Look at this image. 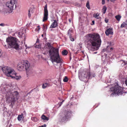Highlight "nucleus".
Returning <instances> with one entry per match:
<instances>
[{
  "instance_id": "nucleus-26",
  "label": "nucleus",
  "mask_w": 127,
  "mask_h": 127,
  "mask_svg": "<svg viewBox=\"0 0 127 127\" xmlns=\"http://www.w3.org/2000/svg\"><path fill=\"white\" fill-rule=\"evenodd\" d=\"M40 29V27L39 26H38L37 28L35 29V31L36 32H39V30Z\"/></svg>"
},
{
  "instance_id": "nucleus-52",
  "label": "nucleus",
  "mask_w": 127,
  "mask_h": 127,
  "mask_svg": "<svg viewBox=\"0 0 127 127\" xmlns=\"http://www.w3.org/2000/svg\"><path fill=\"white\" fill-rule=\"evenodd\" d=\"M107 1H109V0H107Z\"/></svg>"
},
{
  "instance_id": "nucleus-37",
  "label": "nucleus",
  "mask_w": 127,
  "mask_h": 127,
  "mask_svg": "<svg viewBox=\"0 0 127 127\" xmlns=\"http://www.w3.org/2000/svg\"><path fill=\"white\" fill-rule=\"evenodd\" d=\"M40 45H38V46H35V47L36 48H39L40 47Z\"/></svg>"
},
{
  "instance_id": "nucleus-6",
  "label": "nucleus",
  "mask_w": 127,
  "mask_h": 127,
  "mask_svg": "<svg viewBox=\"0 0 127 127\" xmlns=\"http://www.w3.org/2000/svg\"><path fill=\"white\" fill-rule=\"evenodd\" d=\"M16 3V0H11L6 2V5L8 8L4 9L5 13H12L13 11L14 5Z\"/></svg>"
},
{
  "instance_id": "nucleus-40",
  "label": "nucleus",
  "mask_w": 127,
  "mask_h": 127,
  "mask_svg": "<svg viewBox=\"0 0 127 127\" xmlns=\"http://www.w3.org/2000/svg\"><path fill=\"white\" fill-rule=\"evenodd\" d=\"M64 101H62V102H61L60 103V105H61L62 104V103Z\"/></svg>"
},
{
  "instance_id": "nucleus-15",
  "label": "nucleus",
  "mask_w": 127,
  "mask_h": 127,
  "mask_svg": "<svg viewBox=\"0 0 127 127\" xmlns=\"http://www.w3.org/2000/svg\"><path fill=\"white\" fill-rule=\"evenodd\" d=\"M51 86V85L49 83H46L43 84L42 85V88L43 89H44Z\"/></svg>"
},
{
  "instance_id": "nucleus-42",
  "label": "nucleus",
  "mask_w": 127,
  "mask_h": 127,
  "mask_svg": "<svg viewBox=\"0 0 127 127\" xmlns=\"http://www.w3.org/2000/svg\"><path fill=\"white\" fill-rule=\"evenodd\" d=\"M113 49V48H112L111 47L110 48V50L111 51Z\"/></svg>"
},
{
  "instance_id": "nucleus-23",
  "label": "nucleus",
  "mask_w": 127,
  "mask_h": 127,
  "mask_svg": "<svg viewBox=\"0 0 127 127\" xmlns=\"http://www.w3.org/2000/svg\"><path fill=\"white\" fill-rule=\"evenodd\" d=\"M86 6L88 9H90V6L89 5V1H88L86 4Z\"/></svg>"
},
{
  "instance_id": "nucleus-25",
  "label": "nucleus",
  "mask_w": 127,
  "mask_h": 127,
  "mask_svg": "<svg viewBox=\"0 0 127 127\" xmlns=\"http://www.w3.org/2000/svg\"><path fill=\"white\" fill-rule=\"evenodd\" d=\"M72 31L69 29L68 31V34L69 36H71V33H72Z\"/></svg>"
},
{
  "instance_id": "nucleus-2",
  "label": "nucleus",
  "mask_w": 127,
  "mask_h": 127,
  "mask_svg": "<svg viewBox=\"0 0 127 127\" xmlns=\"http://www.w3.org/2000/svg\"><path fill=\"white\" fill-rule=\"evenodd\" d=\"M47 45L50 49L49 51V52L50 57V60L52 62H55L57 63H61L62 60L60 57L58 50L53 48L50 43H47Z\"/></svg>"
},
{
  "instance_id": "nucleus-12",
  "label": "nucleus",
  "mask_w": 127,
  "mask_h": 127,
  "mask_svg": "<svg viewBox=\"0 0 127 127\" xmlns=\"http://www.w3.org/2000/svg\"><path fill=\"white\" fill-rule=\"evenodd\" d=\"M105 33L107 36H108L109 34L113 35V28H110L107 29L105 31Z\"/></svg>"
},
{
  "instance_id": "nucleus-44",
  "label": "nucleus",
  "mask_w": 127,
  "mask_h": 127,
  "mask_svg": "<svg viewBox=\"0 0 127 127\" xmlns=\"http://www.w3.org/2000/svg\"><path fill=\"white\" fill-rule=\"evenodd\" d=\"M97 53V52H94L93 53V54H96Z\"/></svg>"
},
{
  "instance_id": "nucleus-19",
  "label": "nucleus",
  "mask_w": 127,
  "mask_h": 127,
  "mask_svg": "<svg viewBox=\"0 0 127 127\" xmlns=\"http://www.w3.org/2000/svg\"><path fill=\"white\" fill-rule=\"evenodd\" d=\"M106 9L107 8L105 6H103L102 10V11L103 13L105 14L106 13Z\"/></svg>"
},
{
  "instance_id": "nucleus-24",
  "label": "nucleus",
  "mask_w": 127,
  "mask_h": 127,
  "mask_svg": "<svg viewBox=\"0 0 127 127\" xmlns=\"http://www.w3.org/2000/svg\"><path fill=\"white\" fill-rule=\"evenodd\" d=\"M32 120L34 122H37L38 121V119L35 117H32L31 118Z\"/></svg>"
},
{
  "instance_id": "nucleus-48",
  "label": "nucleus",
  "mask_w": 127,
  "mask_h": 127,
  "mask_svg": "<svg viewBox=\"0 0 127 127\" xmlns=\"http://www.w3.org/2000/svg\"><path fill=\"white\" fill-rule=\"evenodd\" d=\"M41 36H42L43 37V34H42V35H41Z\"/></svg>"
},
{
  "instance_id": "nucleus-43",
  "label": "nucleus",
  "mask_w": 127,
  "mask_h": 127,
  "mask_svg": "<svg viewBox=\"0 0 127 127\" xmlns=\"http://www.w3.org/2000/svg\"><path fill=\"white\" fill-rule=\"evenodd\" d=\"M110 0L111 1L113 2V1H115L116 0Z\"/></svg>"
},
{
  "instance_id": "nucleus-16",
  "label": "nucleus",
  "mask_w": 127,
  "mask_h": 127,
  "mask_svg": "<svg viewBox=\"0 0 127 127\" xmlns=\"http://www.w3.org/2000/svg\"><path fill=\"white\" fill-rule=\"evenodd\" d=\"M23 113H22L21 115H19L18 116L17 119L19 121H20L23 119Z\"/></svg>"
},
{
  "instance_id": "nucleus-9",
  "label": "nucleus",
  "mask_w": 127,
  "mask_h": 127,
  "mask_svg": "<svg viewBox=\"0 0 127 127\" xmlns=\"http://www.w3.org/2000/svg\"><path fill=\"white\" fill-rule=\"evenodd\" d=\"M90 73L88 70H84L81 73L79 74V78L81 81L86 82L91 77H92L91 75L90 76Z\"/></svg>"
},
{
  "instance_id": "nucleus-47",
  "label": "nucleus",
  "mask_w": 127,
  "mask_h": 127,
  "mask_svg": "<svg viewBox=\"0 0 127 127\" xmlns=\"http://www.w3.org/2000/svg\"><path fill=\"white\" fill-rule=\"evenodd\" d=\"M109 47V45L107 46V49H108V48Z\"/></svg>"
},
{
  "instance_id": "nucleus-50",
  "label": "nucleus",
  "mask_w": 127,
  "mask_h": 127,
  "mask_svg": "<svg viewBox=\"0 0 127 127\" xmlns=\"http://www.w3.org/2000/svg\"><path fill=\"white\" fill-rule=\"evenodd\" d=\"M5 46L6 47V45H5Z\"/></svg>"
},
{
  "instance_id": "nucleus-3",
  "label": "nucleus",
  "mask_w": 127,
  "mask_h": 127,
  "mask_svg": "<svg viewBox=\"0 0 127 127\" xmlns=\"http://www.w3.org/2000/svg\"><path fill=\"white\" fill-rule=\"evenodd\" d=\"M3 72L8 77H10L12 78H15L17 80L20 79L21 77L20 75H17V73L11 67L5 66L2 68Z\"/></svg>"
},
{
  "instance_id": "nucleus-35",
  "label": "nucleus",
  "mask_w": 127,
  "mask_h": 127,
  "mask_svg": "<svg viewBox=\"0 0 127 127\" xmlns=\"http://www.w3.org/2000/svg\"><path fill=\"white\" fill-rule=\"evenodd\" d=\"M123 63H124V65H125L127 64V61H125L123 62Z\"/></svg>"
},
{
  "instance_id": "nucleus-30",
  "label": "nucleus",
  "mask_w": 127,
  "mask_h": 127,
  "mask_svg": "<svg viewBox=\"0 0 127 127\" xmlns=\"http://www.w3.org/2000/svg\"><path fill=\"white\" fill-rule=\"evenodd\" d=\"M5 26V25L4 23H1L0 24V26L4 27Z\"/></svg>"
},
{
  "instance_id": "nucleus-14",
  "label": "nucleus",
  "mask_w": 127,
  "mask_h": 127,
  "mask_svg": "<svg viewBox=\"0 0 127 127\" xmlns=\"http://www.w3.org/2000/svg\"><path fill=\"white\" fill-rule=\"evenodd\" d=\"M58 26V23L56 20H55L54 22H53L50 27V28H55Z\"/></svg>"
},
{
  "instance_id": "nucleus-28",
  "label": "nucleus",
  "mask_w": 127,
  "mask_h": 127,
  "mask_svg": "<svg viewBox=\"0 0 127 127\" xmlns=\"http://www.w3.org/2000/svg\"><path fill=\"white\" fill-rule=\"evenodd\" d=\"M43 29L44 30H46L47 29V27L46 26V25H43Z\"/></svg>"
},
{
  "instance_id": "nucleus-4",
  "label": "nucleus",
  "mask_w": 127,
  "mask_h": 127,
  "mask_svg": "<svg viewBox=\"0 0 127 127\" xmlns=\"http://www.w3.org/2000/svg\"><path fill=\"white\" fill-rule=\"evenodd\" d=\"M6 42L8 45V47L9 48H13L17 50L22 49V47L20 46L18 43V40L14 37H8L6 38Z\"/></svg>"
},
{
  "instance_id": "nucleus-34",
  "label": "nucleus",
  "mask_w": 127,
  "mask_h": 127,
  "mask_svg": "<svg viewBox=\"0 0 127 127\" xmlns=\"http://www.w3.org/2000/svg\"><path fill=\"white\" fill-rule=\"evenodd\" d=\"M108 44L109 45H112L111 42H108Z\"/></svg>"
},
{
  "instance_id": "nucleus-41",
  "label": "nucleus",
  "mask_w": 127,
  "mask_h": 127,
  "mask_svg": "<svg viewBox=\"0 0 127 127\" xmlns=\"http://www.w3.org/2000/svg\"><path fill=\"white\" fill-rule=\"evenodd\" d=\"M92 23H93V25H94V23H95L94 21H92ZM92 25H93V24H92Z\"/></svg>"
},
{
  "instance_id": "nucleus-32",
  "label": "nucleus",
  "mask_w": 127,
  "mask_h": 127,
  "mask_svg": "<svg viewBox=\"0 0 127 127\" xmlns=\"http://www.w3.org/2000/svg\"><path fill=\"white\" fill-rule=\"evenodd\" d=\"M105 22L106 23H107L108 22V19L106 18H105Z\"/></svg>"
},
{
  "instance_id": "nucleus-27",
  "label": "nucleus",
  "mask_w": 127,
  "mask_h": 127,
  "mask_svg": "<svg viewBox=\"0 0 127 127\" xmlns=\"http://www.w3.org/2000/svg\"><path fill=\"white\" fill-rule=\"evenodd\" d=\"M64 81V82H66L68 81V79L66 77H65L64 78L63 80Z\"/></svg>"
},
{
  "instance_id": "nucleus-13",
  "label": "nucleus",
  "mask_w": 127,
  "mask_h": 127,
  "mask_svg": "<svg viewBox=\"0 0 127 127\" xmlns=\"http://www.w3.org/2000/svg\"><path fill=\"white\" fill-rule=\"evenodd\" d=\"M25 30L24 29L21 30L20 32H18V36L21 38H25V34L24 33Z\"/></svg>"
},
{
  "instance_id": "nucleus-18",
  "label": "nucleus",
  "mask_w": 127,
  "mask_h": 127,
  "mask_svg": "<svg viewBox=\"0 0 127 127\" xmlns=\"http://www.w3.org/2000/svg\"><path fill=\"white\" fill-rule=\"evenodd\" d=\"M93 16L94 17L97 19H99L100 18L99 15V14L98 13L94 14L93 15Z\"/></svg>"
},
{
  "instance_id": "nucleus-46",
  "label": "nucleus",
  "mask_w": 127,
  "mask_h": 127,
  "mask_svg": "<svg viewBox=\"0 0 127 127\" xmlns=\"http://www.w3.org/2000/svg\"><path fill=\"white\" fill-rule=\"evenodd\" d=\"M95 76V74H94L93 75V77H94Z\"/></svg>"
},
{
  "instance_id": "nucleus-36",
  "label": "nucleus",
  "mask_w": 127,
  "mask_h": 127,
  "mask_svg": "<svg viewBox=\"0 0 127 127\" xmlns=\"http://www.w3.org/2000/svg\"><path fill=\"white\" fill-rule=\"evenodd\" d=\"M46 125L45 124L44 125H42L41 126H39L38 127H46Z\"/></svg>"
},
{
  "instance_id": "nucleus-5",
  "label": "nucleus",
  "mask_w": 127,
  "mask_h": 127,
  "mask_svg": "<svg viewBox=\"0 0 127 127\" xmlns=\"http://www.w3.org/2000/svg\"><path fill=\"white\" fill-rule=\"evenodd\" d=\"M29 67L30 64L27 61H22L18 63L17 69L18 70L20 71L25 70L27 71Z\"/></svg>"
},
{
  "instance_id": "nucleus-29",
  "label": "nucleus",
  "mask_w": 127,
  "mask_h": 127,
  "mask_svg": "<svg viewBox=\"0 0 127 127\" xmlns=\"http://www.w3.org/2000/svg\"><path fill=\"white\" fill-rule=\"evenodd\" d=\"M69 38L70 40L71 41H74V38L72 37L71 36H69Z\"/></svg>"
},
{
  "instance_id": "nucleus-21",
  "label": "nucleus",
  "mask_w": 127,
  "mask_h": 127,
  "mask_svg": "<svg viewBox=\"0 0 127 127\" xmlns=\"http://www.w3.org/2000/svg\"><path fill=\"white\" fill-rule=\"evenodd\" d=\"M68 53L67 51L66 50L63 51L62 52V54L63 55H66Z\"/></svg>"
},
{
  "instance_id": "nucleus-1",
  "label": "nucleus",
  "mask_w": 127,
  "mask_h": 127,
  "mask_svg": "<svg viewBox=\"0 0 127 127\" xmlns=\"http://www.w3.org/2000/svg\"><path fill=\"white\" fill-rule=\"evenodd\" d=\"M87 42V47L89 49L91 48L92 51L98 50L100 47L101 41L100 37L97 33L89 34L85 36Z\"/></svg>"
},
{
  "instance_id": "nucleus-33",
  "label": "nucleus",
  "mask_w": 127,
  "mask_h": 127,
  "mask_svg": "<svg viewBox=\"0 0 127 127\" xmlns=\"http://www.w3.org/2000/svg\"><path fill=\"white\" fill-rule=\"evenodd\" d=\"M102 4H104L105 3V0H102Z\"/></svg>"
},
{
  "instance_id": "nucleus-10",
  "label": "nucleus",
  "mask_w": 127,
  "mask_h": 127,
  "mask_svg": "<svg viewBox=\"0 0 127 127\" xmlns=\"http://www.w3.org/2000/svg\"><path fill=\"white\" fill-rule=\"evenodd\" d=\"M70 113L66 111L63 113H61L59 116V121L60 122H64L67 121Z\"/></svg>"
},
{
  "instance_id": "nucleus-39",
  "label": "nucleus",
  "mask_w": 127,
  "mask_h": 127,
  "mask_svg": "<svg viewBox=\"0 0 127 127\" xmlns=\"http://www.w3.org/2000/svg\"><path fill=\"white\" fill-rule=\"evenodd\" d=\"M2 55V53H1V50L0 49V56Z\"/></svg>"
},
{
  "instance_id": "nucleus-49",
  "label": "nucleus",
  "mask_w": 127,
  "mask_h": 127,
  "mask_svg": "<svg viewBox=\"0 0 127 127\" xmlns=\"http://www.w3.org/2000/svg\"><path fill=\"white\" fill-rule=\"evenodd\" d=\"M126 0V2H127V0Z\"/></svg>"
},
{
  "instance_id": "nucleus-51",
  "label": "nucleus",
  "mask_w": 127,
  "mask_h": 127,
  "mask_svg": "<svg viewBox=\"0 0 127 127\" xmlns=\"http://www.w3.org/2000/svg\"><path fill=\"white\" fill-rule=\"evenodd\" d=\"M56 68H58V67H56Z\"/></svg>"
},
{
  "instance_id": "nucleus-22",
  "label": "nucleus",
  "mask_w": 127,
  "mask_h": 127,
  "mask_svg": "<svg viewBox=\"0 0 127 127\" xmlns=\"http://www.w3.org/2000/svg\"><path fill=\"white\" fill-rule=\"evenodd\" d=\"M115 17L117 21H119L121 18V16L120 15H117Z\"/></svg>"
},
{
  "instance_id": "nucleus-7",
  "label": "nucleus",
  "mask_w": 127,
  "mask_h": 127,
  "mask_svg": "<svg viewBox=\"0 0 127 127\" xmlns=\"http://www.w3.org/2000/svg\"><path fill=\"white\" fill-rule=\"evenodd\" d=\"M110 91L114 92L111 95L112 96H113V95H121L123 94V88L119 86L117 84H116V85H115V87L111 88Z\"/></svg>"
},
{
  "instance_id": "nucleus-11",
  "label": "nucleus",
  "mask_w": 127,
  "mask_h": 127,
  "mask_svg": "<svg viewBox=\"0 0 127 127\" xmlns=\"http://www.w3.org/2000/svg\"><path fill=\"white\" fill-rule=\"evenodd\" d=\"M47 5L46 4L44 7V13L43 21L44 22L46 21L48 19V11L47 9Z\"/></svg>"
},
{
  "instance_id": "nucleus-45",
  "label": "nucleus",
  "mask_w": 127,
  "mask_h": 127,
  "mask_svg": "<svg viewBox=\"0 0 127 127\" xmlns=\"http://www.w3.org/2000/svg\"><path fill=\"white\" fill-rule=\"evenodd\" d=\"M69 22L70 23V22H71V20H70V19H69Z\"/></svg>"
},
{
  "instance_id": "nucleus-8",
  "label": "nucleus",
  "mask_w": 127,
  "mask_h": 127,
  "mask_svg": "<svg viewBox=\"0 0 127 127\" xmlns=\"http://www.w3.org/2000/svg\"><path fill=\"white\" fill-rule=\"evenodd\" d=\"M4 91L3 90V92H4L3 93H5L6 92L7 93V95H9V99L11 102V104L12 103L14 102L15 98H16L18 95V93L17 91H7L5 89Z\"/></svg>"
},
{
  "instance_id": "nucleus-20",
  "label": "nucleus",
  "mask_w": 127,
  "mask_h": 127,
  "mask_svg": "<svg viewBox=\"0 0 127 127\" xmlns=\"http://www.w3.org/2000/svg\"><path fill=\"white\" fill-rule=\"evenodd\" d=\"M126 23L123 22L121 25V27L123 28L125 27L127 25V22H126Z\"/></svg>"
},
{
  "instance_id": "nucleus-17",
  "label": "nucleus",
  "mask_w": 127,
  "mask_h": 127,
  "mask_svg": "<svg viewBox=\"0 0 127 127\" xmlns=\"http://www.w3.org/2000/svg\"><path fill=\"white\" fill-rule=\"evenodd\" d=\"M41 118L42 119L45 121H48L49 119L48 117H47L44 115H43L41 116Z\"/></svg>"
},
{
  "instance_id": "nucleus-38",
  "label": "nucleus",
  "mask_w": 127,
  "mask_h": 127,
  "mask_svg": "<svg viewBox=\"0 0 127 127\" xmlns=\"http://www.w3.org/2000/svg\"><path fill=\"white\" fill-rule=\"evenodd\" d=\"M125 84L127 86V79L125 80Z\"/></svg>"
},
{
  "instance_id": "nucleus-31",
  "label": "nucleus",
  "mask_w": 127,
  "mask_h": 127,
  "mask_svg": "<svg viewBox=\"0 0 127 127\" xmlns=\"http://www.w3.org/2000/svg\"><path fill=\"white\" fill-rule=\"evenodd\" d=\"M31 8L30 9H29V14H28V15H29V17H30L31 16V14H30V12H31Z\"/></svg>"
}]
</instances>
